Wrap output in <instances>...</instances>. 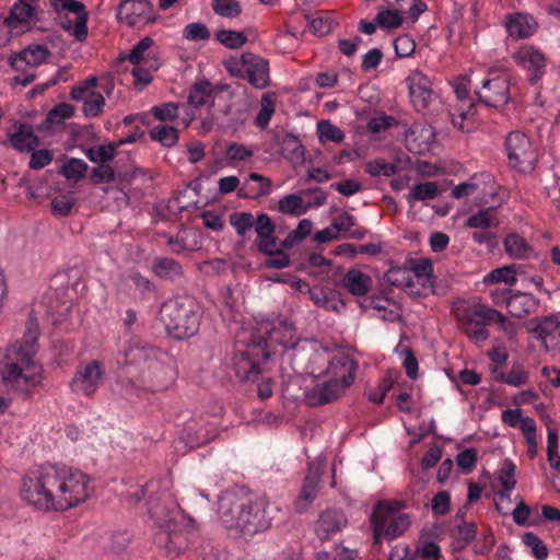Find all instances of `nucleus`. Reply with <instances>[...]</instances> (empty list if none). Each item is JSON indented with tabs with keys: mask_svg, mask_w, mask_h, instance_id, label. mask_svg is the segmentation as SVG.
<instances>
[{
	"mask_svg": "<svg viewBox=\"0 0 560 560\" xmlns=\"http://www.w3.org/2000/svg\"><path fill=\"white\" fill-rule=\"evenodd\" d=\"M269 358L264 340L253 337L250 343L243 350H237L233 363L237 377L243 381H254L261 373V364Z\"/></svg>",
	"mask_w": 560,
	"mask_h": 560,
	"instance_id": "14",
	"label": "nucleus"
},
{
	"mask_svg": "<svg viewBox=\"0 0 560 560\" xmlns=\"http://www.w3.org/2000/svg\"><path fill=\"white\" fill-rule=\"evenodd\" d=\"M57 10L62 28L83 42L88 36L89 13L78 0H57Z\"/></svg>",
	"mask_w": 560,
	"mask_h": 560,
	"instance_id": "15",
	"label": "nucleus"
},
{
	"mask_svg": "<svg viewBox=\"0 0 560 560\" xmlns=\"http://www.w3.org/2000/svg\"><path fill=\"white\" fill-rule=\"evenodd\" d=\"M522 541L525 546L530 548L532 555L537 560H545L548 556V548L545 542L534 533H525L522 537Z\"/></svg>",
	"mask_w": 560,
	"mask_h": 560,
	"instance_id": "52",
	"label": "nucleus"
},
{
	"mask_svg": "<svg viewBox=\"0 0 560 560\" xmlns=\"http://www.w3.org/2000/svg\"><path fill=\"white\" fill-rule=\"evenodd\" d=\"M520 268L521 266L515 264L497 268L483 277V282L486 284L504 282L508 285H513L516 282V273Z\"/></svg>",
	"mask_w": 560,
	"mask_h": 560,
	"instance_id": "37",
	"label": "nucleus"
},
{
	"mask_svg": "<svg viewBox=\"0 0 560 560\" xmlns=\"http://www.w3.org/2000/svg\"><path fill=\"white\" fill-rule=\"evenodd\" d=\"M343 390L342 384H338L336 380L328 378L327 381L318 382L305 389V402L310 407L330 404L336 400Z\"/></svg>",
	"mask_w": 560,
	"mask_h": 560,
	"instance_id": "20",
	"label": "nucleus"
},
{
	"mask_svg": "<svg viewBox=\"0 0 560 560\" xmlns=\"http://www.w3.org/2000/svg\"><path fill=\"white\" fill-rule=\"evenodd\" d=\"M37 0H18L10 10L5 22L9 25L28 24L33 21L36 12L35 2Z\"/></svg>",
	"mask_w": 560,
	"mask_h": 560,
	"instance_id": "31",
	"label": "nucleus"
},
{
	"mask_svg": "<svg viewBox=\"0 0 560 560\" xmlns=\"http://www.w3.org/2000/svg\"><path fill=\"white\" fill-rule=\"evenodd\" d=\"M225 70L235 78L246 80L256 89L269 85V63L262 57L246 51L240 57L231 56L223 61Z\"/></svg>",
	"mask_w": 560,
	"mask_h": 560,
	"instance_id": "9",
	"label": "nucleus"
},
{
	"mask_svg": "<svg viewBox=\"0 0 560 560\" xmlns=\"http://www.w3.org/2000/svg\"><path fill=\"white\" fill-rule=\"evenodd\" d=\"M275 209L283 214L300 217L306 213L307 206H305L301 196L296 194H289L279 199Z\"/></svg>",
	"mask_w": 560,
	"mask_h": 560,
	"instance_id": "36",
	"label": "nucleus"
},
{
	"mask_svg": "<svg viewBox=\"0 0 560 560\" xmlns=\"http://www.w3.org/2000/svg\"><path fill=\"white\" fill-rule=\"evenodd\" d=\"M528 330L547 352L557 348L560 343V320L555 315L544 316L530 322Z\"/></svg>",
	"mask_w": 560,
	"mask_h": 560,
	"instance_id": "18",
	"label": "nucleus"
},
{
	"mask_svg": "<svg viewBox=\"0 0 560 560\" xmlns=\"http://www.w3.org/2000/svg\"><path fill=\"white\" fill-rule=\"evenodd\" d=\"M459 330L475 346L490 338L489 327L495 325L509 339L517 334V325L503 313L481 302H463L453 308Z\"/></svg>",
	"mask_w": 560,
	"mask_h": 560,
	"instance_id": "5",
	"label": "nucleus"
},
{
	"mask_svg": "<svg viewBox=\"0 0 560 560\" xmlns=\"http://www.w3.org/2000/svg\"><path fill=\"white\" fill-rule=\"evenodd\" d=\"M308 30L315 35H326L332 28V20L325 12H317L315 15H306Z\"/></svg>",
	"mask_w": 560,
	"mask_h": 560,
	"instance_id": "47",
	"label": "nucleus"
},
{
	"mask_svg": "<svg viewBox=\"0 0 560 560\" xmlns=\"http://www.w3.org/2000/svg\"><path fill=\"white\" fill-rule=\"evenodd\" d=\"M514 60L520 67L526 70L528 81L532 85H535L545 73V56L540 50L533 46L525 45L520 47L514 54Z\"/></svg>",
	"mask_w": 560,
	"mask_h": 560,
	"instance_id": "19",
	"label": "nucleus"
},
{
	"mask_svg": "<svg viewBox=\"0 0 560 560\" xmlns=\"http://www.w3.org/2000/svg\"><path fill=\"white\" fill-rule=\"evenodd\" d=\"M213 12L222 18L235 19L242 14V5L237 0H212Z\"/></svg>",
	"mask_w": 560,
	"mask_h": 560,
	"instance_id": "45",
	"label": "nucleus"
},
{
	"mask_svg": "<svg viewBox=\"0 0 560 560\" xmlns=\"http://www.w3.org/2000/svg\"><path fill=\"white\" fill-rule=\"evenodd\" d=\"M92 493L90 478L66 465H43L23 478L21 495L27 503L45 510L65 511L84 502Z\"/></svg>",
	"mask_w": 560,
	"mask_h": 560,
	"instance_id": "1",
	"label": "nucleus"
},
{
	"mask_svg": "<svg viewBox=\"0 0 560 560\" xmlns=\"http://www.w3.org/2000/svg\"><path fill=\"white\" fill-rule=\"evenodd\" d=\"M271 191V180L260 174L250 173L247 183L240 188L238 196L243 198L257 199L269 195Z\"/></svg>",
	"mask_w": 560,
	"mask_h": 560,
	"instance_id": "29",
	"label": "nucleus"
},
{
	"mask_svg": "<svg viewBox=\"0 0 560 560\" xmlns=\"http://www.w3.org/2000/svg\"><path fill=\"white\" fill-rule=\"evenodd\" d=\"M256 218L247 211H236L230 214L229 222L238 236L244 237L255 224Z\"/></svg>",
	"mask_w": 560,
	"mask_h": 560,
	"instance_id": "42",
	"label": "nucleus"
},
{
	"mask_svg": "<svg viewBox=\"0 0 560 560\" xmlns=\"http://www.w3.org/2000/svg\"><path fill=\"white\" fill-rule=\"evenodd\" d=\"M105 375V366L97 360L82 361L77 366L75 374L70 382L73 393L92 396L100 387Z\"/></svg>",
	"mask_w": 560,
	"mask_h": 560,
	"instance_id": "16",
	"label": "nucleus"
},
{
	"mask_svg": "<svg viewBox=\"0 0 560 560\" xmlns=\"http://www.w3.org/2000/svg\"><path fill=\"white\" fill-rule=\"evenodd\" d=\"M211 36L210 30L206 24L194 22L187 24L183 30V37L187 40L201 42L208 40Z\"/></svg>",
	"mask_w": 560,
	"mask_h": 560,
	"instance_id": "54",
	"label": "nucleus"
},
{
	"mask_svg": "<svg viewBox=\"0 0 560 560\" xmlns=\"http://www.w3.org/2000/svg\"><path fill=\"white\" fill-rule=\"evenodd\" d=\"M150 516L158 529L153 542L163 556L175 559L182 555L190 544L192 527L184 523V517L177 504H155L150 500Z\"/></svg>",
	"mask_w": 560,
	"mask_h": 560,
	"instance_id": "6",
	"label": "nucleus"
},
{
	"mask_svg": "<svg viewBox=\"0 0 560 560\" xmlns=\"http://www.w3.org/2000/svg\"><path fill=\"white\" fill-rule=\"evenodd\" d=\"M308 294L310 299L316 306L328 311H335L337 308L334 299L322 288H308Z\"/></svg>",
	"mask_w": 560,
	"mask_h": 560,
	"instance_id": "63",
	"label": "nucleus"
},
{
	"mask_svg": "<svg viewBox=\"0 0 560 560\" xmlns=\"http://www.w3.org/2000/svg\"><path fill=\"white\" fill-rule=\"evenodd\" d=\"M310 362L312 365L319 362L327 363V368L325 370L311 368V374L315 376L325 374L330 380H336L338 384H342L343 389L354 382L359 366L358 362L350 355L339 353L331 357L326 349L315 351L310 358Z\"/></svg>",
	"mask_w": 560,
	"mask_h": 560,
	"instance_id": "10",
	"label": "nucleus"
},
{
	"mask_svg": "<svg viewBox=\"0 0 560 560\" xmlns=\"http://www.w3.org/2000/svg\"><path fill=\"white\" fill-rule=\"evenodd\" d=\"M503 147L509 167L524 174L535 170L538 154L526 133L520 130L510 131Z\"/></svg>",
	"mask_w": 560,
	"mask_h": 560,
	"instance_id": "11",
	"label": "nucleus"
},
{
	"mask_svg": "<svg viewBox=\"0 0 560 560\" xmlns=\"http://www.w3.org/2000/svg\"><path fill=\"white\" fill-rule=\"evenodd\" d=\"M150 138L163 147H172L178 141V130L167 125H156L150 130Z\"/></svg>",
	"mask_w": 560,
	"mask_h": 560,
	"instance_id": "41",
	"label": "nucleus"
},
{
	"mask_svg": "<svg viewBox=\"0 0 560 560\" xmlns=\"http://www.w3.org/2000/svg\"><path fill=\"white\" fill-rule=\"evenodd\" d=\"M154 42L151 37H143L130 50L127 59L135 65L132 75L135 84L145 86L151 83L153 72H155L161 62L158 52L153 49Z\"/></svg>",
	"mask_w": 560,
	"mask_h": 560,
	"instance_id": "13",
	"label": "nucleus"
},
{
	"mask_svg": "<svg viewBox=\"0 0 560 560\" xmlns=\"http://www.w3.org/2000/svg\"><path fill=\"white\" fill-rule=\"evenodd\" d=\"M451 115L455 127L470 131L472 124H469V121H474L477 115L476 104L471 100L466 105H464V102H458Z\"/></svg>",
	"mask_w": 560,
	"mask_h": 560,
	"instance_id": "32",
	"label": "nucleus"
},
{
	"mask_svg": "<svg viewBox=\"0 0 560 560\" xmlns=\"http://www.w3.org/2000/svg\"><path fill=\"white\" fill-rule=\"evenodd\" d=\"M276 508L265 498L252 500L233 491L223 492L218 501V514L223 525L243 536L253 537L271 527Z\"/></svg>",
	"mask_w": 560,
	"mask_h": 560,
	"instance_id": "3",
	"label": "nucleus"
},
{
	"mask_svg": "<svg viewBox=\"0 0 560 560\" xmlns=\"http://www.w3.org/2000/svg\"><path fill=\"white\" fill-rule=\"evenodd\" d=\"M37 330L30 324L20 342L9 346L0 357V386L8 392L30 394L42 382L43 368L34 360L37 352ZM0 395V413L8 408Z\"/></svg>",
	"mask_w": 560,
	"mask_h": 560,
	"instance_id": "2",
	"label": "nucleus"
},
{
	"mask_svg": "<svg viewBox=\"0 0 560 560\" xmlns=\"http://www.w3.org/2000/svg\"><path fill=\"white\" fill-rule=\"evenodd\" d=\"M538 300L525 292H512L508 300V311L511 316L522 318L530 313H535L538 307Z\"/></svg>",
	"mask_w": 560,
	"mask_h": 560,
	"instance_id": "27",
	"label": "nucleus"
},
{
	"mask_svg": "<svg viewBox=\"0 0 560 560\" xmlns=\"http://www.w3.org/2000/svg\"><path fill=\"white\" fill-rule=\"evenodd\" d=\"M73 106L68 103H59L47 114L46 121L50 125H60L73 116Z\"/></svg>",
	"mask_w": 560,
	"mask_h": 560,
	"instance_id": "55",
	"label": "nucleus"
},
{
	"mask_svg": "<svg viewBox=\"0 0 560 560\" xmlns=\"http://www.w3.org/2000/svg\"><path fill=\"white\" fill-rule=\"evenodd\" d=\"M375 22L381 28H397L402 24V16L397 10H382L375 16Z\"/></svg>",
	"mask_w": 560,
	"mask_h": 560,
	"instance_id": "53",
	"label": "nucleus"
},
{
	"mask_svg": "<svg viewBox=\"0 0 560 560\" xmlns=\"http://www.w3.org/2000/svg\"><path fill=\"white\" fill-rule=\"evenodd\" d=\"M88 164L80 159H70L61 168V174L70 180L78 182L85 177Z\"/></svg>",
	"mask_w": 560,
	"mask_h": 560,
	"instance_id": "50",
	"label": "nucleus"
},
{
	"mask_svg": "<svg viewBox=\"0 0 560 560\" xmlns=\"http://www.w3.org/2000/svg\"><path fill=\"white\" fill-rule=\"evenodd\" d=\"M387 279L392 285L395 287H410L412 279L410 270L406 267L390 268L387 272Z\"/></svg>",
	"mask_w": 560,
	"mask_h": 560,
	"instance_id": "62",
	"label": "nucleus"
},
{
	"mask_svg": "<svg viewBox=\"0 0 560 560\" xmlns=\"http://www.w3.org/2000/svg\"><path fill=\"white\" fill-rule=\"evenodd\" d=\"M122 354L124 364L135 368L142 382L158 390L166 388L175 377L172 357L138 336L126 342Z\"/></svg>",
	"mask_w": 560,
	"mask_h": 560,
	"instance_id": "4",
	"label": "nucleus"
},
{
	"mask_svg": "<svg viewBox=\"0 0 560 560\" xmlns=\"http://www.w3.org/2000/svg\"><path fill=\"white\" fill-rule=\"evenodd\" d=\"M178 105L170 102L153 106L150 113L160 121H173L178 117Z\"/></svg>",
	"mask_w": 560,
	"mask_h": 560,
	"instance_id": "58",
	"label": "nucleus"
},
{
	"mask_svg": "<svg viewBox=\"0 0 560 560\" xmlns=\"http://www.w3.org/2000/svg\"><path fill=\"white\" fill-rule=\"evenodd\" d=\"M394 49L397 58H407L413 55L416 43L408 34H402L395 38Z\"/></svg>",
	"mask_w": 560,
	"mask_h": 560,
	"instance_id": "59",
	"label": "nucleus"
},
{
	"mask_svg": "<svg viewBox=\"0 0 560 560\" xmlns=\"http://www.w3.org/2000/svg\"><path fill=\"white\" fill-rule=\"evenodd\" d=\"M477 534V526L475 523H466V522H462V524H459L455 532H454V536L455 538L457 539V541L459 542V546L460 547H464L466 545H468L471 540H474L475 536Z\"/></svg>",
	"mask_w": 560,
	"mask_h": 560,
	"instance_id": "64",
	"label": "nucleus"
},
{
	"mask_svg": "<svg viewBox=\"0 0 560 560\" xmlns=\"http://www.w3.org/2000/svg\"><path fill=\"white\" fill-rule=\"evenodd\" d=\"M105 106V98L102 93L93 91L83 103V113L86 117H97Z\"/></svg>",
	"mask_w": 560,
	"mask_h": 560,
	"instance_id": "56",
	"label": "nucleus"
},
{
	"mask_svg": "<svg viewBox=\"0 0 560 560\" xmlns=\"http://www.w3.org/2000/svg\"><path fill=\"white\" fill-rule=\"evenodd\" d=\"M117 144L114 143L100 145L96 150L89 149L86 151V156L93 163L100 162L101 164H104L114 159Z\"/></svg>",
	"mask_w": 560,
	"mask_h": 560,
	"instance_id": "57",
	"label": "nucleus"
},
{
	"mask_svg": "<svg viewBox=\"0 0 560 560\" xmlns=\"http://www.w3.org/2000/svg\"><path fill=\"white\" fill-rule=\"evenodd\" d=\"M213 93V86L208 81L195 83L188 94V104L199 108L208 103Z\"/></svg>",
	"mask_w": 560,
	"mask_h": 560,
	"instance_id": "38",
	"label": "nucleus"
},
{
	"mask_svg": "<svg viewBox=\"0 0 560 560\" xmlns=\"http://www.w3.org/2000/svg\"><path fill=\"white\" fill-rule=\"evenodd\" d=\"M498 225L499 219L495 214L494 207L481 209L470 215L466 221V226L475 230H489L491 228H498Z\"/></svg>",
	"mask_w": 560,
	"mask_h": 560,
	"instance_id": "34",
	"label": "nucleus"
},
{
	"mask_svg": "<svg viewBox=\"0 0 560 560\" xmlns=\"http://www.w3.org/2000/svg\"><path fill=\"white\" fill-rule=\"evenodd\" d=\"M74 206V198L60 195L51 200V212L55 217H68Z\"/></svg>",
	"mask_w": 560,
	"mask_h": 560,
	"instance_id": "60",
	"label": "nucleus"
},
{
	"mask_svg": "<svg viewBox=\"0 0 560 560\" xmlns=\"http://www.w3.org/2000/svg\"><path fill=\"white\" fill-rule=\"evenodd\" d=\"M334 229L337 234L346 233L350 237H358L355 232L352 231V226H354V218L348 212H342L341 214L335 217L331 221Z\"/></svg>",
	"mask_w": 560,
	"mask_h": 560,
	"instance_id": "61",
	"label": "nucleus"
},
{
	"mask_svg": "<svg viewBox=\"0 0 560 560\" xmlns=\"http://www.w3.org/2000/svg\"><path fill=\"white\" fill-rule=\"evenodd\" d=\"M256 340H264L266 350L269 354L275 350L276 346L283 347V350H295L302 347V341L296 335V330L287 323H279L277 326L269 328V325L265 326V335L254 336ZM303 343H307V340H303Z\"/></svg>",
	"mask_w": 560,
	"mask_h": 560,
	"instance_id": "17",
	"label": "nucleus"
},
{
	"mask_svg": "<svg viewBox=\"0 0 560 560\" xmlns=\"http://www.w3.org/2000/svg\"><path fill=\"white\" fill-rule=\"evenodd\" d=\"M511 78L508 73L490 69L479 85L475 86L478 103L501 109L510 101Z\"/></svg>",
	"mask_w": 560,
	"mask_h": 560,
	"instance_id": "12",
	"label": "nucleus"
},
{
	"mask_svg": "<svg viewBox=\"0 0 560 560\" xmlns=\"http://www.w3.org/2000/svg\"><path fill=\"white\" fill-rule=\"evenodd\" d=\"M348 521L343 512L336 509L324 511L315 525V533L318 539L327 540L331 536L341 532L346 527Z\"/></svg>",
	"mask_w": 560,
	"mask_h": 560,
	"instance_id": "24",
	"label": "nucleus"
},
{
	"mask_svg": "<svg viewBox=\"0 0 560 560\" xmlns=\"http://www.w3.org/2000/svg\"><path fill=\"white\" fill-rule=\"evenodd\" d=\"M117 18L129 26L149 22L152 18L151 3L148 0H124L117 8Z\"/></svg>",
	"mask_w": 560,
	"mask_h": 560,
	"instance_id": "21",
	"label": "nucleus"
},
{
	"mask_svg": "<svg viewBox=\"0 0 560 560\" xmlns=\"http://www.w3.org/2000/svg\"><path fill=\"white\" fill-rule=\"evenodd\" d=\"M503 245L506 254L516 259H529L535 253L532 245L517 233L508 234Z\"/></svg>",
	"mask_w": 560,
	"mask_h": 560,
	"instance_id": "30",
	"label": "nucleus"
},
{
	"mask_svg": "<svg viewBox=\"0 0 560 560\" xmlns=\"http://www.w3.org/2000/svg\"><path fill=\"white\" fill-rule=\"evenodd\" d=\"M12 147L20 152H31L38 145V137L27 124H14L8 133Z\"/></svg>",
	"mask_w": 560,
	"mask_h": 560,
	"instance_id": "26",
	"label": "nucleus"
},
{
	"mask_svg": "<svg viewBox=\"0 0 560 560\" xmlns=\"http://www.w3.org/2000/svg\"><path fill=\"white\" fill-rule=\"evenodd\" d=\"M439 195V187L434 182H424L417 184L412 187L409 196L408 202L411 205L412 200H432L435 199Z\"/></svg>",
	"mask_w": 560,
	"mask_h": 560,
	"instance_id": "44",
	"label": "nucleus"
},
{
	"mask_svg": "<svg viewBox=\"0 0 560 560\" xmlns=\"http://www.w3.org/2000/svg\"><path fill=\"white\" fill-rule=\"evenodd\" d=\"M215 40L230 49L241 48L246 44L247 37L244 33L232 31V30H221L215 33Z\"/></svg>",
	"mask_w": 560,
	"mask_h": 560,
	"instance_id": "48",
	"label": "nucleus"
},
{
	"mask_svg": "<svg viewBox=\"0 0 560 560\" xmlns=\"http://www.w3.org/2000/svg\"><path fill=\"white\" fill-rule=\"evenodd\" d=\"M506 30L511 36L525 38L533 34L534 30L527 18L523 14H516L506 23Z\"/></svg>",
	"mask_w": 560,
	"mask_h": 560,
	"instance_id": "46",
	"label": "nucleus"
},
{
	"mask_svg": "<svg viewBox=\"0 0 560 560\" xmlns=\"http://www.w3.org/2000/svg\"><path fill=\"white\" fill-rule=\"evenodd\" d=\"M317 135L320 143H340L345 139L343 131L329 120H320L317 122Z\"/></svg>",
	"mask_w": 560,
	"mask_h": 560,
	"instance_id": "43",
	"label": "nucleus"
},
{
	"mask_svg": "<svg viewBox=\"0 0 560 560\" xmlns=\"http://www.w3.org/2000/svg\"><path fill=\"white\" fill-rule=\"evenodd\" d=\"M254 228L257 234L258 250L266 255H271L273 248L277 246L275 222L267 213L257 212Z\"/></svg>",
	"mask_w": 560,
	"mask_h": 560,
	"instance_id": "23",
	"label": "nucleus"
},
{
	"mask_svg": "<svg viewBox=\"0 0 560 560\" xmlns=\"http://www.w3.org/2000/svg\"><path fill=\"white\" fill-rule=\"evenodd\" d=\"M397 171H398V166L396 164L387 162L382 159H375V160L369 161L365 164V172L373 177H378V176L390 177V176L395 175L397 173Z\"/></svg>",
	"mask_w": 560,
	"mask_h": 560,
	"instance_id": "49",
	"label": "nucleus"
},
{
	"mask_svg": "<svg viewBox=\"0 0 560 560\" xmlns=\"http://www.w3.org/2000/svg\"><path fill=\"white\" fill-rule=\"evenodd\" d=\"M162 319L175 339H186L197 334L200 325L198 305L190 296H178L161 307Z\"/></svg>",
	"mask_w": 560,
	"mask_h": 560,
	"instance_id": "7",
	"label": "nucleus"
},
{
	"mask_svg": "<svg viewBox=\"0 0 560 560\" xmlns=\"http://www.w3.org/2000/svg\"><path fill=\"white\" fill-rule=\"evenodd\" d=\"M322 474L323 465L320 463L310 464L308 472L305 476L300 495L295 502L296 510L300 512L316 499Z\"/></svg>",
	"mask_w": 560,
	"mask_h": 560,
	"instance_id": "25",
	"label": "nucleus"
},
{
	"mask_svg": "<svg viewBox=\"0 0 560 560\" xmlns=\"http://www.w3.org/2000/svg\"><path fill=\"white\" fill-rule=\"evenodd\" d=\"M406 508V503L399 500L380 501L372 513L374 539H394L401 536L410 526V517L406 513H399Z\"/></svg>",
	"mask_w": 560,
	"mask_h": 560,
	"instance_id": "8",
	"label": "nucleus"
},
{
	"mask_svg": "<svg viewBox=\"0 0 560 560\" xmlns=\"http://www.w3.org/2000/svg\"><path fill=\"white\" fill-rule=\"evenodd\" d=\"M273 113L275 100L268 94L262 95L260 102V109L255 118V125L260 129L267 128Z\"/></svg>",
	"mask_w": 560,
	"mask_h": 560,
	"instance_id": "51",
	"label": "nucleus"
},
{
	"mask_svg": "<svg viewBox=\"0 0 560 560\" xmlns=\"http://www.w3.org/2000/svg\"><path fill=\"white\" fill-rule=\"evenodd\" d=\"M154 273L163 279L177 280L183 277V268L178 261L170 257H159L153 261Z\"/></svg>",
	"mask_w": 560,
	"mask_h": 560,
	"instance_id": "33",
	"label": "nucleus"
},
{
	"mask_svg": "<svg viewBox=\"0 0 560 560\" xmlns=\"http://www.w3.org/2000/svg\"><path fill=\"white\" fill-rule=\"evenodd\" d=\"M127 280L131 283L135 291L138 293L139 299L144 301L155 292V285L151 280L142 276L139 271H130Z\"/></svg>",
	"mask_w": 560,
	"mask_h": 560,
	"instance_id": "39",
	"label": "nucleus"
},
{
	"mask_svg": "<svg viewBox=\"0 0 560 560\" xmlns=\"http://www.w3.org/2000/svg\"><path fill=\"white\" fill-rule=\"evenodd\" d=\"M342 285L350 294L355 296H364L371 290L372 279L369 275L363 273L361 270L351 268L343 276Z\"/></svg>",
	"mask_w": 560,
	"mask_h": 560,
	"instance_id": "28",
	"label": "nucleus"
},
{
	"mask_svg": "<svg viewBox=\"0 0 560 560\" xmlns=\"http://www.w3.org/2000/svg\"><path fill=\"white\" fill-rule=\"evenodd\" d=\"M49 51L42 45L27 47L22 50L19 56L12 61V67L19 69V63H26L28 66H38L47 59Z\"/></svg>",
	"mask_w": 560,
	"mask_h": 560,
	"instance_id": "35",
	"label": "nucleus"
},
{
	"mask_svg": "<svg viewBox=\"0 0 560 560\" xmlns=\"http://www.w3.org/2000/svg\"><path fill=\"white\" fill-rule=\"evenodd\" d=\"M515 470V464L512 460L506 459L499 475V480L502 486V489L498 492L500 498H510V492L515 488L516 485Z\"/></svg>",
	"mask_w": 560,
	"mask_h": 560,
	"instance_id": "40",
	"label": "nucleus"
},
{
	"mask_svg": "<svg viewBox=\"0 0 560 560\" xmlns=\"http://www.w3.org/2000/svg\"><path fill=\"white\" fill-rule=\"evenodd\" d=\"M411 102L418 112L425 109L432 97L430 79L421 72H413L407 78Z\"/></svg>",
	"mask_w": 560,
	"mask_h": 560,
	"instance_id": "22",
	"label": "nucleus"
}]
</instances>
